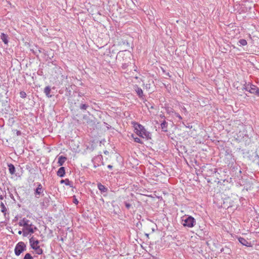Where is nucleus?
<instances>
[{"mask_svg": "<svg viewBox=\"0 0 259 259\" xmlns=\"http://www.w3.org/2000/svg\"><path fill=\"white\" fill-rule=\"evenodd\" d=\"M238 205V204H230L229 206H228V208L229 207H235V208H237V206Z\"/></svg>", "mask_w": 259, "mask_h": 259, "instance_id": "obj_32", "label": "nucleus"}, {"mask_svg": "<svg viewBox=\"0 0 259 259\" xmlns=\"http://www.w3.org/2000/svg\"><path fill=\"white\" fill-rule=\"evenodd\" d=\"M249 90V93L259 97V88L252 83V86Z\"/></svg>", "mask_w": 259, "mask_h": 259, "instance_id": "obj_11", "label": "nucleus"}, {"mask_svg": "<svg viewBox=\"0 0 259 259\" xmlns=\"http://www.w3.org/2000/svg\"><path fill=\"white\" fill-rule=\"evenodd\" d=\"M135 78H136V79H138V77H135Z\"/></svg>", "mask_w": 259, "mask_h": 259, "instance_id": "obj_43", "label": "nucleus"}, {"mask_svg": "<svg viewBox=\"0 0 259 259\" xmlns=\"http://www.w3.org/2000/svg\"><path fill=\"white\" fill-rule=\"evenodd\" d=\"M73 202L75 203V204H77L78 203V201L77 200V199L75 198H74Z\"/></svg>", "mask_w": 259, "mask_h": 259, "instance_id": "obj_34", "label": "nucleus"}, {"mask_svg": "<svg viewBox=\"0 0 259 259\" xmlns=\"http://www.w3.org/2000/svg\"><path fill=\"white\" fill-rule=\"evenodd\" d=\"M225 253L227 254H230L231 252V250L228 247L226 246L224 247Z\"/></svg>", "mask_w": 259, "mask_h": 259, "instance_id": "obj_27", "label": "nucleus"}, {"mask_svg": "<svg viewBox=\"0 0 259 259\" xmlns=\"http://www.w3.org/2000/svg\"><path fill=\"white\" fill-rule=\"evenodd\" d=\"M135 91L140 97H142L143 95V92L142 90L139 88L137 85L136 86Z\"/></svg>", "mask_w": 259, "mask_h": 259, "instance_id": "obj_19", "label": "nucleus"}, {"mask_svg": "<svg viewBox=\"0 0 259 259\" xmlns=\"http://www.w3.org/2000/svg\"><path fill=\"white\" fill-rule=\"evenodd\" d=\"M61 183H64L66 185H70V181L68 179H66L65 180H62L60 182Z\"/></svg>", "mask_w": 259, "mask_h": 259, "instance_id": "obj_26", "label": "nucleus"}, {"mask_svg": "<svg viewBox=\"0 0 259 259\" xmlns=\"http://www.w3.org/2000/svg\"><path fill=\"white\" fill-rule=\"evenodd\" d=\"M26 250V245L23 242H19L15 246V253L19 256L22 252Z\"/></svg>", "mask_w": 259, "mask_h": 259, "instance_id": "obj_8", "label": "nucleus"}, {"mask_svg": "<svg viewBox=\"0 0 259 259\" xmlns=\"http://www.w3.org/2000/svg\"><path fill=\"white\" fill-rule=\"evenodd\" d=\"M37 187L35 190V195L36 197H38L37 195H40L43 192L42 186L40 183H37Z\"/></svg>", "mask_w": 259, "mask_h": 259, "instance_id": "obj_13", "label": "nucleus"}, {"mask_svg": "<svg viewBox=\"0 0 259 259\" xmlns=\"http://www.w3.org/2000/svg\"><path fill=\"white\" fill-rule=\"evenodd\" d=\"M254 157L259 159V147L257 148L256 152L254 153Z\"/></svg>", "mask_w": 259, "mask_h": 259, "instance_id": "obj_30", "label": "nucleus"}, {"mask_svg": "<svg viewBox=\"0 0 259 259\" xmlns=\"http://www.w3.org/2000/svg\"><path fill=\"white\" fill-rule=\"evenodd\" d=\"M57 176L60 177H63L65 175V170L64 167H61L59 168L57 172Z\"/></svg>", "mask_w": 259, "mask_h": 259, "instance_id": "obj_14", "label": "nucleus"}, {"mask_svg": "<svg viewBox=\"0 0 259 259\" xmlns=\"http://www.w3.org/2000/svg\"><path fill=\"white\" fill-rule=\"evenodd\" d=\"M21 97H25L26 96V94L24 92L21 93Z\"/></svg>", "mask_w": 259, "mask_h": 259, "instance_id": "obj_35", "label": "nucleus"}, {"mask_svg": "<svg viewBox=\"0 0 259 259\" xmlns=\"http://www.w3.org/2000/svg\"><path fill=\"white\" fill-rule=\"evenodd\" d=\"M29 242L31 245V247L34 249L36 247H38L39 242L37 240H35L34 238L32 237L29 239Z\"/></svg>", "mask_w": 259, "mask_h": 259, "instance_id": "obj_10", "label": "nucleus"}, {"mask_svg": "<svg viewBox=\"0 0 259 259\" xmlns=\"http://www.w3.org/2000/svg\"><path fill=\"white\" fill-rule=\"evenodd\" d=\"M18 225L24 227L23 229V235L24 236H27L29 233L33 234L37 229L29 220L25 218L20 220Z\"/></svg>", "mask_w": 259, "mask_h": 259, "instance_id": "obj_1", "label": "nucleus"}, {"mask_svg": "<svg viewBox=\"0 0 259 259\" xmlns=\"http://www.w3.org/2000/svg\"><path fill=\"white\" fill-rule=\"evenodd\" d=\"M181 219V223L184 227L192 228L194 226L196 223L195 219L190 215L183 216Z\"/></svg>", "mask_w": 259, "mask_h": 259, "instance_id": "obj_5", "label": "nucleus"}, {"mask_svg": "<svg viewBox=\"0 0 259 259\" xmlns=\"http://www.w3.org/2000/svg\"><path fill=\"white\" fill-rule=\"evenodd\" d=\"M8 167H9V170L10 173L11 175L14 174V173L15 172V167L14 166V165L12 164H10L8 165Z\"/></svg>", "mask_w": 259, "mask_h": 259, "instance_id": "obj_20", "label": "nucleus"}, {"mask_svg": "<svg viewBox=\"0 0 259 259\" xmlns=\"http://www.w3.org/2000/svg\"><path fill=\"white\" fill-rule=\"evenodd\" d=\"M8 35L4 33H2L1 35V38L5 44H7L8 43Z\"/></svg>", "mask_w": 259, "mask_h": 259, "instance_id": "obj_17", "label": "nucleus"}, {"mask_svg": "<svg viewBox=\"0 0 259 259\" xmlns=\"http://www.w3.org/2000/svg\"><path fill=\"white\" fill-rule=\"evenodd\" d=\"M225 250L224 249V248H222L221 249V252H224L225 253Z\"/></svg>", "mask_w": 259, "mask_h": 259, "instance_id": "obj_38", "label": "nucleus"}, {"mask_svg": "<svg viewBox=\"0 0 259 259\" xmlns=\"http://www.w3.org/2000/svg\"><path fill=\"white\" fill-rule=\"evenodd\" d=\"M0 207H1V211L2 212H3L4 213L6 214V212L7 209L3 202H1V204H0Z\"/></svg>", "mask_w": 259, "mask_h": 259, "instance_id": "obj_23", "label": "nucleus"}, {"mask_svg": "<svg viewBox=\"0 0 259 259\" xmlns=\"http://www.w3.org/2000/svg\"><path fill=\"white\" fill-rule=\"evenodd\" d=\"M22 233H23V231H18V234L19 235H21Z\"/></svg>", "mask_w": 259, "mask_h": 259, "instance_id": "obj_39", "label": "nucleus"}, {"mask_svg": "<svg viewBox=\"0 0 259 259\" xmlns=\"http://www.w3.org/2000/svg\"><path fill=\"white\" fill-rule=\"evenodd\" d=\"M146 87L147 89H148V88L149 89L150 88V84H146Z\"/></svg>", "mask_w": 259, "mask_h": 259, "instance_id": "obj_40", "label": "nucleus"}, {"mask_svg": "<svg viewBox=\"0 0 259 259\" xmlns=\"http://www.w3.org/2000/svg\"><path fill=\"white\" fill-rule=\"evenodd\" d=\"M35 251V252L36 253H37V254H41L42 253V250L41 248H40V246H39L38 247H36V248L34 249Z\"/></svg>", "mask_w": 259, "mask_h": 259, "instance_id": "obj_25", "label": "nucleus"}, {"mask_svg": "<svg viewBox=\"0 0 259 259\" xmlns=\"http://www.w3.org/2000/svg\"><path fill=\"white\" fill-rule=\"evenodd\" d=\"M4 198L3 196L2 195H0V199L3 200Z\"/></svg>", "mask_w": 259, "mask_h": 259, "instance_id": "obj_42", "label": "nucleus"}, {"mask_svg": "<svg viewBox=\"0 0 259 259\" xmlns=\"http://www.w3.org/2000/svg\"><path fill=\"white\" fill-rule=\"evenodd\" d=\"M98 188L101 191V192H105L107 190V189L101 183H99L98 184Z\"/></svg>", "mask_w": 259, "mask_h": 259, "instance_id": "obj_21", "label": "nucleus"}, {"mask_svg": "<svg viewBox=\"0 0 259 259\" xmlns=\"http://www.w3.org/2000/svg\"><path fill=\"white\" fill-rule=\"evenodd\" d=\"M160 126H161V128L163 131H164V132L167 131V123L166 122H163L161 124Z\"/></svg>", "mask_w": 259, "mask_h": 259, "instance_id": "obj_24", "label": "nucleus"}, {"mask_svg": "<svg viewBox=\"0 0 259 259\" xmlns=\"http://www.w3.org/2000/svg\"><path fill=\"white\" fill-rule=\"evenodd\" d=\"M225 151V160L226 163L230 164L233 163L234 161V156L232 153V150L229 148H226L223 149Z\"/></svg>", "mask_w": 259, "mask_h": 259, "instance_id": "obj_7", "label": "nucleus"}, {"mask_svg": "<svg viewBox=\"0 0 259 259\" xmlns=\"http://www.w3.org/2000/svg\"><path fill=\"white\" fill-rule=\"evenodd\" d=\"M17 135L18 136L20 135H21V132H20V131H17Z\"/></svg>", "mask_w": 259, "mask_h": 259, "instance_id": "obj_36", "label": "nucleus"}, {"mask_svg": "<svg viewBox=\"0 0 259 259\" xmlns=\"http://www.w3.org/2000/svg\"><path fill=\"white\" fill-rule=\"evenodd\" d=\"M252 86V83L249 82L248 83H245L244 84L243 88H242V90H245L249 93V90L251 89V87Z\"/></svg>", "mask_w": 259, "mask_h": 259, "instance_id": "obj_16", "label": "nucleus"}, {"mask_svg": "<svg viewBox=\"0 0 259 259\" xmlns=\"http://www.w3.org/2000/svg\"><path fill=\"white\" fill-rule=\"evenodd\" d=\"M179 108L181 110L182 112V115L179 114V119H184V121H182V123L179 124V126H180L181 128L186 127L188 128H191L192 126L191 125L190 123H188L187 122L186 120L190 118V114L187 111L186 108L184 106H182L179 105Z\"/></svg>", "mask_w": 259, "mask_h": 259, "instance_id": "obj_2", "label": "nucleus"}, {"mask_svg": "<svg viewBox=\"0 0 259 259\" xmlns=\"http://www.w3.org/2000/svg\"><path fill=\"white\" fill-rule=\"evenodd\" d=\"M230 174L234 179H238L239 180L242 178L241 168L238 165H235L232 166Z\"/></svg>", "mask_w": 259, "mask_h": 259, "instance_id": "obj_6", "label": "nucleus"}, {"mask_svg": "<svg viewBox=\"0 0 259 259\" xmlns=\"http://www.w3.org/2000/svg\"><path fill=\"white\" fill-rule=\"evenodd\" d=\"M134 141L138 143H143L141 139L138 137L134 138Z\"/></svg>", "mask_w": 259, "mask_h": 259, "instance_id": "obj_31", "label": "nucleus"}, {"mask_svg": "<svg viewBox=\"0 0 259 259\" xmlns=\"http://www.w3.org/2000/svg\"><path fill=\"white\" fill-rule=\"evenodd\" d=\"M187 151V149L185 146H179V156L182 157L183 159V160L188 163L185 158L186 155H184V154H186L188 155Z\"/></svg>", "mask_w": 259, "mask_h": 259, "instance_id": "obj_9", "label": "nucleus"}, {"mask_svg": "<svg viewBox=\"0 0 259 259\" xmlns=\"http://www.w3.org/2000/svg\"><path fill=\"white\" fill-rule=\"evenodd\" d=\"M107 167L109 169H111L112 168V166L111 165H108Z\"/></svg>", "mask_w": 259, "mask_h": 259, "instance_id": "obj_37", "label": "nucleus"}, {"mask_svg": "<svg viewBox=\"0 0 259 259\" xmlns=\"http://www.w3.org/2000/svg\"><path fill=\"white\" fill-rule=\"evenodd\" d=\"M135 130L136 131V133L140 137L145 138L147 140L151 139V134L150 133L147 131L144 127L138 123H136L134 125Z\"/></svg>", "mask_w": 259, "mask_h": 259, "instance_id": "obj_4", "label": "nucleus"}, {"mask_svg": "<svg viewBox=\"0 0 259 259\" xmlns=\"http://www.w3.org/2000/svg\"><path fill=\"white\" fill-rule=\"evenodd\" d=\"M258 218H259V215H258Z\"/></svg>", "mask_w": 259, "mask_h": 259, "instance_id": "obj_44", "label": "nucleus"}, {"mask_svg": "<svg viewBox=\"0 0 259 259\" xmlns=\"http://www.w3.org/2000/svg\"><path fill=\"white\" fill-rule=\"evenodd\" d=\"M24 259H33V257L30 253H27L25 255Z\"/></svg>", "mask_w": 259, "mask_h": 259, "instance_id": "obj_29", "label": "nucleus"}, {"mask_svg": "<svg viewBox=\"0 0 259 259\" xmlns=\"http://www.w3.org/2000/svg\"><path fill=\"white\" fill-rule=\"evenodd\" d=\"M44 93L48 97L50 98L52 97V95H50L51 88L50 87L48 86L45 88Z\"/></svg>", "mask_w": 259, "mask_h": 259, "instance_id": "obj_18", "label": "nucleus"}, {"mask_svg": "<svg viewBox=\"0 0 259 259\" xmlns=\"http://www.w3.org/2000/svg\"><path fill=\"white\" fill-rule=\"evenodd\" d=\"M202 175L205 177H211L217 171V169L210 164H206L200 167Z\"/></svg>", "mask_w": 259, "mask_h": 259, "instance_id": "obj_3", "label": "nucleus"}, {"mask_svg": "<svg viewBox=\"0 0 259 259\" xmlns=\"http://www.w3.org/2000/svg\"><path fill=\"white\" fill-rule=\"evenodd\" d=\"M67 158L63 156H60L58 158V163L60 166H62L64 164L65 161L66 160Z\"/></svg>", "mask_w": 259, "mask_h": 259, "instance_id": "obj_15", "label": "nucleus"}, {"mask_svg": "<svg viewBox=\"0 0 259 259\" xmlns=\"http://www.w3.org/2000/svg\"><path fill=\"white\" fill-rule=\"evenodd\" d=\"M89 106L85 104H82L80 105V109L81 110H86Z\"/></svg>", "mask_w": 259, "mask_h": 259, "instance_id": "obj_28", "label": "nucleus"}, {"mask_svg": "<svg viewBox=\"0 0 259 259\" xmlns=\"http://www.w3.org/2000/svg\"><path fill=\"white\" fill-rule=\"evenodd\" d=\"M125 205L127 209H129L130 208L131 206L130 203H126V202L125 203Z\"/></svg>", "mask_w": 259, "mask_h": 259, "instance_id": "obj_33", "label": "nucleus"}, {"mask_svg": "<svg viewBox=\"0 0 259 259\" xmlns=\"http://www.w3.org/2000/svg\"><path fill=\"white\" fill-rule=\"evenodd\" d=\"M104 153H105V154H108L109 153V152H108V151H104Z\"/></svg>", "mask_w": 259, "mask_h": 259, "instance_id": "obj_41", "label": "nucleus"}, {"mask_svg": "<svg viewBox=\"0 0 259 259\" xmlns=\"http://www.w3.org/2000/svg\"><path fill=\"white\" fill-rule=\"evenodd\" d=\"M239 242L242 244L243 245H244L247 247H251L252 244L250 242H248L246 239L243 237H239L238 238Z\"/></svg>", "mask_w": 259, "mask_h": 259, "instance_id": "obj_12", "label": "nucleus"}, {"mask_svg": "<svg viewBox=\"0 0 259 259\" xmlns=\"http://www.w3.org/2000/svg\"><path fill=\"white\" fill-rule=\"evenodd\" d=\"M247 42L246 40L245 39H243V38L239 39L238 42V45H239L240 46H244L247 45Z\"/></svg>", "mask_w": 259, "mask_h": 259, "instance_id": "obj_22", "label": "nucleus"}]
</instances>
